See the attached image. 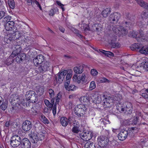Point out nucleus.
<instances>
[{
	"label": "nucleus",
	"mask_w": 148,
	"mask_h": 148,
	"mask_svg": "<svg viewBox=\"0 0 148 148\" xmlns=\"http://www.w3.org/2000/svg\"><path fill=\"white\" fill-rule=\"evenodd\" d=\"M86 106L81 104L77 105L75 108V114L79 117L83 116L87 110Z\"/></svg>",
	"instance_id": "obj_1"
},
{
	"label": "nucleus",
	"mask_w": 148,
	"mask_h": 148,
	"mask_svg": "<svg viewBox=\"0 0 148 148\" xmlns=\"http://www.w3.org/2000/svg\"><path fill=\"white\" fill-rule=\"evenodd\" d=\"M113 30L116 35L120 36L127 34L128 32L127 29L121 26L115 25L112 28Z\"/></svg>",
	"instance_id": "obj_2"
},
{
	"label": "nucleus",
	"mask_w": 148,
	"mask_h": 148,
	"mask_svg": "<svg viewBox=\"0 0 148 148\" xmlns=\"http://www.w3.org/2000/svg\"><path fill=\"white\" fill-rule=\"evenodd\" d=\"M21 141L20 137L17 135H15L12 137L10 144L12 147H16L18 146H20Z\"/></svg>",
	"instance_id": "obj_3"
},
{
	"label": "nucleus",
	"mask_w": 148,
	"mask_h": 148,
	"mask_svg": "<svg viewBox=\"0 0 148 148\" xmlns=\"http://www.w3.org/2000/svg\"><path fill=\"white\" fill-rule=\"evenodd\" d=\"M49 66V63L46 61L42 63L40 66L35 70L36 72L37 73H43L47 71Z\"/></svg>",
	"instance_id": "obj_4"
},
{
	"label": "nucleus",
	"mask_w": 148,
	"mask_h": 148,
	"mask_svg": "<svg viewBox=\"0 0 148 148\" xmlns=\"http://www.w3.org/2000/svg\"><path fill=\"white\" fill-rule=\"evenodd\" d=\"M12 49L13 51L10 55V57L16 56L21 52V46L17 44H13L12 46Z\"/></svg>",
	"instance_id": "obj_5"
},
{
	"label": "nucleus",
	"mask_w": 148,
	"mask_h": 148,
	"mask_svg": "<svg viewBox=\"0 0 148 148\" xmlns=\"http://www.w3.org/2000/svg\"><path fill=\"white\" fill-rule=\"evenodd\" d=\"M109 140L107 137L103 136L98 138V144L101 147H104L107 146Z\"/></svg>",
	"instance_id": "obj_6"
},
{
	"label": "nucleus",
	"mask_w": 148,
	"mask_h": 148,
	"mask_svg": "<svg viewBox=\"0 0 148 148\" xmlns=\"http://www.w3.org/2000/svg\"><path fill=\"white\" fill-rule=\"evenodd\" d=\"M79 136L84 140L87 141L92 138V134L91 132L86 131L80 134Z\"/></svg>",
	"instance_id": "obj_7"
},
{
	"label": "nucleus",
	"mask_w": 148,
	"mask_h": 148,
	"mask_svg": "<svg viewBox=\"0 0 148 148\" xmlns=\"http://www.w3.org/2000/svg\"><path fill=\"white\" fill-rule=\"evenodd\" d=\"M31 143L29 140L27 138L23 139L21 142L19 148H31Z\"/></svg>",
	"instance_id": "obj_8"
},
{
	"label": "nucleus",
	"mask_w": 148,
	"mask_h": 148,
	"mask_svg": "<svg viewBox=\"0 0 148 148\" xmlns=\"http://www.w3.org/2000/svg\"><path fill=\"white\" fill-rule=\"evenodd\" d=\"M72 118L70 117L67 119L65 117H61L60 119V123L63 126L66 127L68 124L71 125L73 122Z\"/></svg>",
	"instance_id": "obj_9"
},
{
	"label": "nucleus",
	"mask_w": 148,
	"mask_h": 148,
	"mask_svg": "<svg viewBox=\"0 0 148 148\" xmlns=\"http://www.w3.org/2000/svg\"><path fill=\"white\" fill-rule=\"evenodd\" d=\"M39 134L36 131L31 132L29 136L31 139L32 142L34 143H36L39 141Z\"/></svg>",
	"instance_id": "obj_10"
},
{
	"label": "nucleus",
	"mask_w": 148,
	"mask_h": 148,
	"mask_svg": "<svg viewBox=\"0 0 148 148\" xmlns=\"http://www.w3.org/2000/svg\"><path fill=\"white\" fill-rule=\"evenodd\" d=\"M120 17V13L115 12L110 16L109 19L111 22L115 23L118 22Z\"/></svg>",
	"instance_id": "obj_11"
},
{
	"label": "nucleus",
	"mask_w": 148,
	"mask_h": 148,
	"mask_svg": "<svg viewBox=\"0 0 148 148\" xmlns=\"http://www.w3.org/2000/svg\"><path fill=\"white\" fill-rule=\"evenodd\" d=\"M44 60V57L42 55L37 56L33 60V62L35 66H37L40 64L42 63Z\"/></svg>",
	"instance_id": "obj_12"
},
{
	"label": "nucleus",
	"mask_w": 148,
	"mask_h": 148,
	"mask_svg": "<svg viewBox=\"0 0 148 148\" xmlns=\"http://www.w3.org/2000/svg\"><path fill=\"white\" fill-rule=\"evenodd\" d=\"M32 125L31 122L26 120L23 123L22 128L23 130L26 132L32 128Z\"/></svg>",
	"instance_id": "obj_13"
},
{
	"label": "nucleus",
	"mask_w": 148,
	"mask_h": 148,
	"mask_svg": "<svg viewBox=\"0 0 148 148\" xmlns=\"http://www.w3.org/2000/svg\"><path fill=\"white\" fill-rule=\"evenodd\" d=\"M128 134V132L127 130L124 129L122 130L118 135V138L119 140H123L126 138Z\"/></svg>",
	"instance_id": "obj_14"
},
{
	"label": "nucleus",
	"mask_w": 148,
	"mask_h": 148,
	"mask_svg": "<svg viewBox=\"0 0 148 148\" xmlns=\"http://www.w3.org/2000/svg\"><path fill=\"white\" fill-rule=\"evenodd\" d=\"M67 73V71L65 70L60 73H58V80L59 83L62 82Z\"/></svg>",
	"instance_id": "obj_15"
},
{
	"label": "nucleus",
	"mask_w": 148,
	"mask_h": 148,
	"mask_svg": "<svg viewBox=\"0 0 148 148\" xmlns=\"http://www.w3.org/2000/svg\"><path fill=\"white\" fill-rule=\"evenodd\" d=\"M14 24V23L13 21H11L9 22H7L5 25V29L7 31H11L12 29Z\"/></svg>",
	"instance_id": "obj_16"
},
{
	"label": "nucleus",
	"mask_w": 148,
	"mask_h": 148,
	"mask_svg": "<svg viewBox=\"0 0 148 148\" xmlns=\"http://www.w3.org/2000/svg\"><path fill=\"white\" fill-rule=\"evenodd\" d=\"M103 105L104 108H109L110 106L111 99L109 97L108 98H105L103 100Z\"/></svg>",
	"instance_id": "obj_17"
},
{
	"label": "nucleus",
	"mask_w": 148,
	"mask_h": 148,
	"mask_svg": "<svg viewBox=\"0 0 148 148\" xmlns=\"http://www.w3.org/2000/svg\"><path fill=\"white\" fill-rule=\"evenodd\" d=\"M97 52L100 53H101L105 54V56L108 57H110L111 56H114V54L112 52L108 51H106L103 49L96 50Z\"/></svg>",
	"instance_id": "obj_18"
},
{
	"label": "nucleus",
	"mask_w": 148,
	"mask_h": 148,
	"mask_svg": "<svg viewBox=\"0 0 148 148\" xmlns=\"http://www.w3.org/2000/svg\"><path fill=\"white\" fill-rule=\"evenodd\" d=\"M26 56L25 53L20 54L19 56L16 57L15 60L18 63H21L23 60L25 59Z\"/></svg>",
	"instance_id": "obj_19"
},
{
	"label": "nucleus",
	"mask_w": 148,
	"mask_h": 148,
	"mask_svg": "<svg viewBox=\"0 0 148 148\" xmlns=\"http://www.w3.org/2000/svg\"><path fill=\"white\" fill-rule=\"evenodd\" d=\"M84 66L80 65L78 67L75 66L73 68V70L74 72L76 74H80L83 71Z\"/></svg>",
	"instance_id": "obj_20"
},
{
	"label": "nucleus",
	"mask_w": 148,
	"mask_h": 148,
	"mask_svg": "<svg viewBox=\"0 0 148 148\" xmlns=\"http://www.w3.org/2000/svg\"><path fill=\"white\" fill-rule=\"evenodd\" d=\"M138 4L140 6L146 9H148V3L145 2L143 0H136Z\"/></svg>",
	"instance_id": "obj_21"
},
{
	"label": "nucleus",
	"mask_w": 148,
	"mask_h": 148,
	"mask_svg": "<svg viewBox=\"0 0 148 148\" xmlns=\"http://www.w3.org/2000/svg\"><path fill=\"white\" fill-rule=\"evenodd\" d=\"M116 109L121 113L123 112L125 110H126V108L121 103H119L116 105Z\"/></svg>",
	"instance_id": "obj_22"
},
{
	"label": "nucleus",
	"mask_w": 148,
	"mask_h": 148,
	"mask_svg": "<svg viewBox=\"0 0 148 148\" xmlns=\"http://www.w3.org/2000/svg\"><path fill=\"white\" fill-rule=\"evenodd\" d=\"M83 21H82L79 24V26L81 27V29L84 31L89 30L90 28L88 25L86 23H83Z\"/></svg>",
	"instance_id": "obj_23"
},
{
	"label": "nucleus",
	"mask_w": 148,
	"mask_h": 148,
	"mask_svg": "<svg viewBox=\"0 0 148 148\" xmlns=\"http://www.w3.org/2000/svg\"><path fill=\"white\" fill-rule=\"evenodd\" d=\"M142 47V44L139 43H135L133 44L130 47V49L132 50L139 49V50Z\"/></svg>",
	"instance_id": "obj_24"
},
{
	"label": "nucleus",
	"mask_w": 148,
	"mask_h": 148,
	"mask_svg": "<svg viewBox=\"0 0 148 148\" xmlns=\"http://www.w3.org/2000/svg\"><path fill=\"white\" fill-rule=\"evenodd\" d=\"M22 35V34L20 32L17 31L15 33H13L11 36H12L13 40H14L19 38Z\"/></svg>",
	"instance_id": "obj_25"
},
{
	"label": "nucleus",
	"mask_w": 148,
	"mask_h": 148,
	"mask_svg": "<svg viewBox=\"0 0 148 148\" xmlns=\"http://www.w3.org/2000/svg\"><path fill=\"white\" fill-rule=\"evenodd\" d=\"M35 94V92L33 91H27L25 94L26 100H29L32 97L33 95Z\"/></svg>",
	"instance_id": "obj_26"
},
{
	"label": "nucleus",
	"mask_w": 148,
	"mask_h": 148,
	"mask_svg": "<svg viewBox=\"0 0 148 148\" xmlns=\"http://www.w3.org/2000/svg\"><path fill=\"white\" fill-rule=\"evenodd\" d=\"M14 57H10V55L5 61H4V63L7 65H9L13 63L14 60L12 58Z\"/></svg>",
	"instance_id": "obj_27"
},
{
	"label": "nucleus",
	"mask_w": 148,
	"mask_h": 148,
	"mask_svg": "<svg viewBox=\"0 0 148 148\" xmlns=\"http://www.w3.org/2000/svg\"><path fill=\"white\" fill-rule=\"evenodd\" d=\"M85 148H96L95 144L93 142H88L85 145Z\"/></svg>",
	"instance_id": "obj_28"
},
{
	"label": "nucleus",
	"mask_w": 148,
	"mask_h": 148,
	"mask_svg": "<svg viewBox=\"0 0 148 148\" xmlns=\"http://www.w3.org/2000/svg\"><path fill=\"white\" fill-rule=\"evenodd\" d=\"M111 12L110 9L109 8H107L103 11L102 12V14L103 17L106 18L110 14Z\"/></svg>",
	"instance_id": "obj_29"
},
{
	"label": "nucleus",
	"mask_w": 148,
	"mask_h": 148,
	"mask_svg": "<svg viewBox=\"0 0 148 148\" xmlns=\"http://www.w3.org/2000/svg\"><path fill=\"white\" fill-rule=\"evenodd\" d=\"M147 46H143L142 45V47L139 50V52L142 54H148V50H147Z\"/></svg>",
	"instance_id": "obj_30"
},
{
	"label": "nucleus",
	"mask_w": 148,
	"mask_h": 148,
	"mask_svg": "<svg viewBox=\"0 0 148 148\" xmlns=\"http://www.w3.org/2000/svg\"><path fill=\"white\" fill-rule=\"evenodd\" d=\"M4 40L5 42L7 43H10L12 40H13V39L12 36H11L10 34H8L5 36Z\"/></svg>",
	"instance_id": "obj_31"
},
{
	"label": "nucleus",
	"mask_w": 148,
	"mask_h": 148,
	"mask_svg": "<svg viewBox=\"0 0 148 148\" xmlns=\"http://www.w3.org/2000/svg\"><path fill=\"white\" fill-rule=\"evenodd\" d=\"M145 23V21H144V20H142L138 23V25L140 28L144 29L146 27V25Z\"/></svg>",
	"instance_id": "obj_32"
},
{
	"label": "nucleus",
	"mask_w": 148,
	"mask_h": 148,
	"mask_svg": "<svg viewBox=\"0 0 148 148\" xmlns=\"http://www.w3.org/2000/svg\"><path fill=\"white\" fill-rule=\"evenodd\" d=\"M37 97V95L36 93H35V94L34 95H33L31 98L28 100V101H29V102L32 103H35L37 102L38 100Z\"/></svg>",
	"instance_id": "obj_33"
},
{
	"label": "nucleus",
	"mask_w": 148,
	"mask_h": 148,
	"mask_svg": "<svg viewBox=\"0 0 148 148\" xmlns=\"http://www.w3.org/2000/svg\"><path fill=\"white\" fill-rule=\"evenodd\" d=\"M8 103L7 102L5 101L3 102V103H1L0 105V108L2 110L4 111L7 107Z\"/></svg>",
	"instance_id": "obj_34"
},
{
	"label": "nucleus",
	"mask_w": 148,
	"mask_h": 148,
	"mask_svg": "<svg viewBox=\"0 0 148 148\" xmlns=\"http://www.w3.org/2000/svg\"><path fill=\"white\" fill-rule=\"evenodd\" d=\"M130 71L131 73H130V74L132 75L135 76H137V73L138 71H137L136 69H134V66H132L130 68Z\"/></svg>",
	"instance_id": "obj_35"
},
{
	"label": "nucleus",
	"mask_w": 148,
	"mask_h": 148,
	"mask_svg": "<svg viewBox=\"0 0 148 148\" xmlns=\"http://www.w3.org/2000/svg\"><path fill=\"white\" fill-rule=\"evenodd\" d=\"M8 4L10 8L13 9L15 6V3L14 0H8Z\"/></svg>",
	"instance_id": "obj_36"
},
{
	"label": "nucleus",
	"mask_w": 148,
	"mask_h": 148,
	"mask_svg": "<svg viewBox=\"0 0 148 148\" xmlns=\"http://www.w3.org/2000/svg\"><path fill=\"white\" fill-rule=\"evenodd\" d=\"M144 34L143 32L141 31L140 32V35L138 36V38L137 39V41L140 42L142 41L143 39V37H144Z\"/></svg>",
	"instance_id": "obj_37"
},
{
	"label": "nucleus",
	"mask_w": 148,
	"mask_h": 148,
	"mask_svg": "<svg viewBox=\"0 0 148 148\" xmlns=\"http://www.w3.org/2000/svg\"><path fill=\"white\" fill-rule=\"evenodd\" d=\"M80 100L81 101H83L84 103L88 102L89 101V97L87 96L81 97Z\"/></svg>",
	"instance_id": "obj_38"
},
{
	"label": "nucleus",
	"mask_w": 148,
	"mask_h": 148,
	"mask_svg": "<svg viewBox=\"0 0 148 148\" xmlns=\"http://www.w3.org/2000/svg\"><path fill=\"white\" fill-rule=\"evenodd\" d=\"M142 66L146 70L148 71V61H145L141 63Z\"/></svg>",
	"instance_id": "obj_39"
},
{
	"label": "nucleus",
	"mask_w": 148,
	"mask_h": 148,
	"mask_svg": "<svg viewBox=\"0 0 148 148\" xmlns=\"http://www.w3.org/2000/svg\"><path fill=\"white\" fill-rule=\"evenodd\" d=\"M41 120L45 124H48L49 121L47 118L43 115H41L40 116Z\"/></svg>",
	"instance_id": "obj_40"
},
{
	"label": "nucleus",
	"mask_w": 148,
	"mask_h": 148,
	"mask_svg": "<svg viewBox=\"0 0 148 148\" xmlns=\"http://www.w3.org/2000/svg\"><path fill=\"white\" fill-rule=\"evenodd\" d=\"M111 47L112 48H119L121 47V45L118 42L112 43L111 44Z\"/></svg>",
	"instance_id": "obj_41"
},
{
	"label": "nucleus",
	"mask_w": 148,
	"mask_h": 148,
	"mask_svg": "<svg viewBox=\"0 0 148 148\" xmlns=\"http://www.w3.org/2000/svg\"><path fill=\"white\" fill-rule=\"evenodd\" d=\"M56 12H58V8L51 9L49 12V15L50 16H53Z\"/></svg>",
	"instance_id": "obj_42"
},
{
	"label": "nucleus",
	"mask_w": 148,
	"mask_h": 148,
	"mask_svg": "<svg viewBox=\"0 0 148 148\" xmlns=\"http://www.w3.org/2000/svg\"><path fill=\"white\" fill-rule=\"evenodd\" d=\"M32 3V5H34V4H35L41 10H42V7L40 5L39 3L37 0H33Z\"/></svg>",
	"instance_id": "obj_43"
},
{
	"label": "nucleus",
	"mask_w": 148,
	"mask_h": 148,
	"mask_svg": "<svg viewBox=\"0 0 148 148\" xmlns=\"http://www.w3.org/2000/svg\"><path fill=\"white\" fill-rule=\"evenodd\" d=\"M30 112L33 115H36L38 113L37 110L36 108H31Z\"/></svg>",
	"instance_id": "obj_44"
},
{
	"label": "nucleus",
	"mask_w": 148,
	"mask_h": 148,
	"mask_svg": "<svg viewBox=\"0 0 148 148\" xmlns=\"http://www.w3.org/2000/svg\"><path fill=\"white\" fill-rule=\"evenodd\" d=\"M96 88V85L95 82L94 81L91 82L89 86V89L90 90L95 89Z\"/></svg>",
	"instance_id": "obj_45"
},
{
	"label": "nucleus",
	"mask_w": 148,
	"mask_h": 148,
	"mask_svg": "<svg viewBox=\"0 0 148 148\" xmlns=\"http://www.w3.org/2000/svg\"><path fill=\"white\" fill-rule=\"evenodd\" d=\"M11 17L9 15H8L5 17L3 19V21L4 22H10L11 20Z\"/></svg>",
	"instance_id": "obj_46"
},
{
	"label": "nucleus",
	"mask_w": 148,
	"mask_h": 148,
	"mask_svg": "<svg viewBox=\"0 0 148 148\" xmlns=\"http://www.w3.org/2000/svg\"><path fill=\"white\" fill-rule=\"evenodd\" d=\"M48 92L51 98H53L54 97L55 95L54 92L52 89H49Z\"/></svg>",
	"instance_id": "obj_47"
},
{
	"label": "nucleus",
	"mask_w": 148,
	"mask_h": 148,
	"mask_svg": "<svg viewBox=\"0 0 148 148\" xmlns=\"http://www.w3.org/2000/svg\"><path fill=\"white\" fill-rule=\"evenodd\" d=\"M147 15V14L146 12H142L141 14V17L142 20H146L148 17Z\"/></svg>",
	"instance_id": "obj_48"
},
{
	"label": "nucleus",
	"mask_w": 148,
	"mask_h": 148,
	"mask_svg": "<svg viewBox=\"0 0 148 148\" xmlns=\"http://www.w3.org/2000/svg\"><path fill=\"white\" fill-rule=\"evenodd\" d=\"M77 88V87L75 86L74 85H70L68 90H72L74 91Z\"/></svg>",
	"instance_id": "obj_49"
},
{
	"label": "nucleus",
	"mask_w": 148,
	"mask_h": 148,
	"mask_svg": "<svg viewBox=\"0 0 148 148\" xmlns=\"http://www.w3.org/2000/svg\"><path fill=\"white\" fill-rule=\"evenodd\" d=\"M99 82L101 83L107 82L109 83V81L105 77H101L99 78Z\"/></svg>",
	"instance_id": "obj_50"
},
{
	"label": "nucleus",
	"mask_w": 148,
	"mask_h": 148,
	"mask_svg": "<svg viewBox=\"0 0 148 148\" xmlns=\"http://www.w3.org/2000/svg\"><path fill=\"white\" fill-rule=\"evenodd\" d=\"M137 32H136L133 31L131 34V36L134 38H135L137 40L138 38Z\"/></svg>",
	"instance_id": "obj_51"
},
{
	"label": "nucleus",
	"mask_w": 148,
	"mask_h": 148,
	"mask_svg": "<svg viewBox=\"0 0 148 148\" xmlns=\"http://www.w3.org/2000/svg\"><path fill=\"white\" fill-rule=\"evenodd\" d=\"M90 73L93 76H95L98 74V72L95 69H92L90 71Z\"/></svg>",
	"instance_id": "obj_52"
},
{
	"label": "nucleus",
	"mask_w": 148,
	"mask_h": 148,
	"mask_svg": "<svg viewBox=\"0 0 148 148\" xmlns=\"http://www.w3.org/2000/svg\"><path fill=\"white\" fill-rule=\"evenodd\" d=\"M80 130L79 128H76L73 127L72 129V132L75 133L77 134L80 132Z\"/></svg>",
	"instance_id": "obj_53"
},
{
	"label": "nucleus",
	"mask_w": 148,
	"mask_h": 148,
	"mask_svg": "<svg viewBox=\"0 0 148 148\" xmlns=\"http://www.w3.org/2000/svg\"><path fill=\"white\" fill-rule=\"evenodd\" d=\"M86 76L84 74H83L81 77L82 83H85L86 82L87 80L85 79Z\"/></svg>",
	"instance_id": "obj_54"
},
{
	"label": "nucleus",
	"mask_w": 148,
	"mask_h": 148,
	"mask_svg": "<svg viewBox=\"0 0 148 148\" xmlns=\"http://www.w3.org/2000/svg\"><path fill=\"white\" fill-rule=\"evenodd\" d=\"M38 140H42L44 139L45 135L43 133H40V135H38Z\"/></svg>",
	"instance_id": "obj_55"
},
{
	"label": "nucleus",
	"mask_w": 148,
	"mask_h": 148,
	"mask_svg": "<svg viewBox=\"0 0 148 148\" xmlns=\"http://www.w3.org/2000/svg\"><path fill=\"white\" fill-rule=\"evenodd\" d=\"M52 112L53 115H55L56 112V105L55 104L52 108Z\"/></svg>",
	"instance_id": "obj_56"
},
{
	"label": "nucleus",
	"mask_w": 148,
	"mask_h": 148,
	"mask_svg": "<svg viewBox=\"0 0 148 148\" xmlns=\"http://www.w3.org/2000/svg\"><path fill=\"white\" fill-rule=\"evenodd\" d=\"M62 95L60 92H59L57 95V96L56 98V100L57 102H58L59 100L61 98Z\"/></svg>",
	"instance_id": "obj_57"
},
{
	"label": "nucleus",
	"mask_w": 148,
	"mask_h": 148,
	"mask_svg": "<svg viewBox=\"0 0 148 148\" xmlns=\"http://www.w3.org/2000/svg\"><path fill=\"white\" fill-rule=\"evenodd\" d=\"M141 96L146 101L148 99V95L146 93H143L142 94Z\"/></svg>",
	"instance_id": "obj_58"
},
{
	"label": "nucleus",
	"mask_w": 148,
	"mask_h": 148,
	"mask_svg": "<svg viewBox=\"0 0 148 148\" xmlns=\"http://www.w3.org/2000/svg\"><path fill=\"white\" fill-rule=\"evenodd\" d=\"M5 12L3 11H0V19L2 18L5 15Z\"/></svg>",
	"instance_id": "obj_59"
},
{
	"label": "nucleus",
	"mask_w": 148,
	"mask_h": 148,
	"mask_svg": "<svg viewBox=\"0 0 148 148\" xmlns=\"http://www.w3.org/2000/svg\"><path fill=\"white\" fill-rule=\"evenodd\" d=\"M73 128H79V124L78 122L73 123Z\"/></svg>",
	"instance_id": "obj_60"
},
{
	"label": "nucleus",
	"mask_w": 148,
	"mask_h": 148,
	"mask_svg": "<svg viewBox=\"0 0 148 148\" xmlns=\"http://www.w3.org/2000/svg\"><path fill=\"white\" fill-rule=\"evenodd\" d=\"M94 101L95 102V103H99L101 101L100 98L99 97H97L96 98H95V100Z\"/></svg>",
	"instance_id": "obj_61"
},
{
	"label": "nucleus",
	"mask_w": 148,
	"mask_h": 148,
	"mask_svg": "<svg viewBox=\"0 0 148 148\" xmlns=\"http://www.w3.org/2000/svg\"><path fill=\"white\" fill-rule=\"evenodd\" d=\"M97 24H94L92 25V27L93 28L92 30L94 31L95 29H96L97 31H98L99 29V28L97 27Z\"/></svg>",
	"instance_id": "obj_62"
},
{
	"label": "nucleus",
	"mask_w": 148,
	"mask_h": 148,
	"mask_svg": "<svg viewBox=\"0 0 148 148\" xmlns=\"http://www.w3.org/2000/svg\"><path fill=\"white\" fill-rule=\"evenodd\" d=\"M56 3L58 5L61 7V8L63 11H64V8L63 7L64 6V5L63 4H62L60 3V1H57Z\"/></svg>",
	"instance_id": "obj_63"
},
{
	"label": "nucleus",
	"mask_w": 148,
	"mask_h": 148,
	"mask_svg": "<svg viewBox=\"0 0 148 148\" xmlns=\"http://www.w3.org/2000/svg\"><path fill=\"white\" fill-rule=\"evenodd\" d=\"M72 76V75L71 73L68 74L66 76V79L67 80L69 81V80L71 79V77Z\"/></svg>",
	"instance_id": "obj_64"
}]
</instances>
